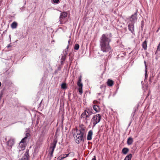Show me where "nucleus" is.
Wrapping results in <instances>:
<instances>
[{
  "label": "nucleus",
  "instance_id": "nucleus-1",
  "mask_svg": "<svg viewBox=\"0 0 160 160\" xmlns=\"http://www.w3.org/2000/svg\"><path fill=\"white\" fill-rule=\"evenodd\" d=\"M112 34L107 33L102 34L100 38L99 46L101 50L104 53H108L111 52V48L110 43L111 41Z\"/></svg>",
  "mask_w": 160,
  "mask_h": 160
},
{
  "label": "nucleus",
  "instance_id": "nucleus-2",
  "mask_svg": "<svg viewBox=\"0 0 160 160\" xmlns=\"http://www.w3.org/2000/svg\"><path fill=\"white\" fill-rule=\"evenodd\" d=\"M86 127L83 125L82 124L79 126V129L76 130L75 139L76 142L78 144L81 142H83L84 141V138L86 136L87 133Z\"/></svg>",
  "mask_w": 160,
  "mask_h": 160
},
{
  "label": "nucleus",
  "instance_id": "nucleus-3",
  "mask_svg": "<svg viewBox=\"0 0 160 160\" xmlns=\"http://www.w3.org/2000/svg\"><path fill=\"white\" fill-rule=\"evenodd\" d=\"M101 119V116L100 114H97L93 116L91 120V124L92 125V128H94L95 125L100 122Z\"/></svg>",
  "mask_w": 160,
  "mask_h": 160
},
{
  "label": "nucleus",
  "instance_id": "nucleus-4",
  "mask_svg": "<svg viewBox=\"0 0 160 160\" xmlns=\"http://www.w3.org/2000/svg\"><path fill=\"white\" fill-rule=\"evenodd\" d=\"M67 15L68 13L64 11L61 13L59 17L60 24H63L65 23Z\"/></svg>",
  "mask_w": 160,
  "mask_h": 160
},
{
  "label": "nucleus",
  "instance_id": "nucleus-5",
  "mask_svg": "<svg viewBox=\"0 0 160 160\" xmlns=\"http://www.w3.org/2000/svg\"><path fill=\"white\" fill-rule=\"evenodd\" d=\"M138 10H137L133 14H132L127 19L129 21L128 22L133 23H135L137 22L138 19Z\"/></svg>",
  "mask_w": 160,
  "mask_h": 160
},
{
  "label": "nucleus",
  "instance_id": "nucleus-6",
  "mask_svg": "<svg viewBox=\"0 0 160 160\" xmlns=\"http://www.w3.org/2000/svg\"><path fill=\"white\" fill-rule=\"evenodd\" d=\"M128 27L129 30L133 35H134V23H130L129 22H128Z\"/></svg>",
  "mask_w": 160,
  "mask_h": 160
},
{
  "label": "nucleus",
  "instance_id": "nucleus-7",
  "mask_svg": "<svg viewBox=\"0 0 160 160\" xmlns=\"http://www.w3.org/2000/svg\"><path fill=\"white\" fill-rule=\"evenodd\" d=\"M15 143L14 140L13 139H10L7 142V148L9 150H11L12 146Z\"/></svg>",
  "mask_w": 160,
  "mask_h": 160
},
{
  "label": "nucleus",
  "instance_id": "nucleus-8",
  "mask_svg": "<svg viewBox=\"0 0 160 160\" xmlns=\"http://www.w3.org/2000/svg\"><path fill=\"white\" fill-rule=\"evenodd\" d=\"M68 45L67 46L66 48L65 49V51L63 54L62 55V56L60 60L65 61L66 58V57L68 54Z\"/></svg>",
  "mask_w": 160,
  "mask_h": 160
},
{
  "label": "nucleus",
  "instance_id": "nucleus-9",
  "mask_svg": "<svg viewBox=\"0 0 160 160\" xmlns=\"http://www.w3.org/2000/svg\"><path fill=\"white\" fill-rule=\"evenodd\" d=\"M26 145L24 143H22L19 142V145L18 147V152L19 153L21 151H23L25 149Z\"/></svg>",
  "mask_w": 160,
  "mask_h": 160
},
{
  "label": "nucleus",
  "instance_id": "nucleus-10",
  "mask_svg": "<svg viewBox=\"0 0 160 160\" xmlns=\"http://www.w3.org/2000/svg\"><path fill=\"white\" fill-rule=\"evenodd\" d=\"M29 150L27 149L24 155L21 158L20 160H29Z\"/></svg>",
  "mask_w": 160,
  "mask_h": 160
},
{
  "label": "nucleus",
  "instance_id": "nucleus-11",
  "mask_svg": "<svg viewBox=\"0 0 160 160\" xmlns=\"http://www.w3.org/2000/svg\"><path fill=\"white\" fill-rule=\"evenodd\" d=\"M3 82L5 83L6 85H9L12 84V82L9 79V78H4L3 80Z\"/></svg>",
  "mask_w": 160,
  "mask_h": 160
},
{
  "label": "nucleus",
  "instance_id": "nucleus-12",
  "mask_svg": "<svg viewBox=\"0 0 160 160\" xmlns=\"http://www.w3.org/2000/svg\"><path fill=\"white\" fill-rule=\"evenodd\" d=\"M93 135V132L92 130L89 131L88 132L87 137V140H91L92 139V137Z\"/></svg>",
  "mask_w": 160,
  "mask_h": 160
},
{
  "label": "nucleus",
  "instance_id": "nucleus-13",
  "mask_svg": "<svg viewBox=\"0 0 160 160\" xmlns=\"http://www.w3.org/2000/svg\"><path fill=\"white\" fill-rule=\"evenodd\" d=\"M82 81V76H80L78 81L77 85L78 86V88H82L83 85L82 83L81 82Z\"/></svg>",
  "mask_w": 160,
  "mask_h": 160
},
{
  "label": "nucleus",
  "instance_id": "nucleus-14",
  "mask_svg": "<svg viewBox=\"0 0 160 160\" xmlns=\"http://www.w3.org/2000/svg\"><path fill=\"white\" fill-rule=\"evenodd\" d=\"M57 143V142L56 141L54 140L53 142L51 144L50 148L52 149V150L54 151Z\"/></svg>",
  "mask_w": 160,
  "mask_h": 160
},
{
  "label": "nucleus",
  "instance_id": "nucleus-15",
  "mask_svg": "<svg viewBox=\"0 0 160 160\" xmlns=\"http://www.w3.org/2000/svg\"><path fill=\"white\" fill-rule=\"evenodd\" d=\"M93 108L96 112H99L100 111V108L97 105H94L93 106Z\"/></svg>",
  "mask_w": 160,
  "mask_h": 160
},
{
  "label": "nucleus",
  "instance_id": "nucleus-16",
  "mask_svg": "<svg viewBox=\"0 0 160 160\" xmlns=\"http://www.w3.org/2000/svg\"><path fill=\"white\" fill-rule=\"evenodd\" d=\"M133 142V139L131 137H129L127 139V144L128 145H131Z\"/></svg>",
  "mask_w": 160,
  "mask_h": 160
},
{
  "label": "nucleus",
  "instance_id": "nucleus-17",
  "mask_svg": "<svg viewBox=\"0 0 160 160\" xmlns=\"http://www.w3.org/2000/svg\"><path fill=\"white\" fill-rule=\"evenodd\" d=\"M18 26V23L16 22H13L11 25V27L12 29L16 28Z\"/></svg>",
  "mask_w": 160,
  "mask_h": 160
},
{
  "label": "nucleus",
  "instance_id": "nucleus-18",
  "mask_svg": "<svg viewBox=\"0 0 160 160\" xmlns=\"http://www.w3.org/2000/svg\"><path fill=\"white\" fill-rule=\"evenodd\" d=\"M128 151L129 149L126 148H123L122 150V153L125 155L127 154Z\"/></svg>",
  "mask_w": 160,
  "mask_h": 160
},
{
  "label": "nucleus",
  "instance_id": "nucleus-19",
  "mask_svg": "<svg viewBox=\"0 0 160 160\" xmlns=\"http://www.w3.org/2000/svg\"><path fill=\"white\" fill-rule=\"evenodd\" d=\"M147 41L145 40L144 41V42L142 43V47L143 48L144 50H146L147 48Z\"/></svg>",
  "mask_w": 160,
  "mask_h": 160
},
{
  "label": "nucleus",
  "instance_id": "nucleus-20",
  "mask_svg": "<svg viewBox=\"0 0 160 160\" xmlns=\"http://www.w3.org/2000/svg\"><path fill=\"white\" fill-rule=\"evenodd\" d=\"M107 84L109 86H112L113 84V82L112 80L108 79L107 81Z\"/></svg>",
  "mask_w": 160,
  "mask_h": 160
},
{
  "label": "nucleus",
  "instance_id": "nucleus-21",
  "mask_svg": "<svg viewBox=\"0 0 160 160\" xmlns=\"http://www.w3.org/2000/svg\"><path fill=\"white\" fill-rule=\"evenodd\" d=\"M132 157V154H129L125 157L124 160H131Z\"/></svg>",
  "mask_w": 160,
  "mask_h": 160
},
{
  "label": "nucleus",
  "instance_id": "nucleus-22",
  "mask_svg": "<svg viewBox=\"0 0 160 160\" xmlns=\"http://www.w3.org/2000/svg\"><path fill=\"white\" fill-rule=\"evenodd\" d=\"M86 110H85L84 112L81 114V119H82L83 120H84V117H85L86 114Z\"/></svg>",
  "mask_w": 160,
  "mask_h": 160
},
{
  "label": "nucleus",
  "instance_id": "nucleus-23",
  "mask_svg": "<svg viewBox=\"0 0 160 160\" xmlns=\"http://www.w3.org/2000/svg\"><path fill=\"white\" fill-rule=\"evenodd\" d=\"M61 88L62 89H65L67 88L66 84L65 83H62L61 85Z\"/></svg>",
  "mask_w": 160,
  "mask_h": 160
},
{
  "label": "nucleus",
  "instance_id": "nucleus-24",
  "mask_svg": "<svg viewBox=\"0 0 160 160\" xmlns=\"http://www.w3.org/2000/svg\"><path fill=\"white\" fill-rule=\"evenodd\" d=\"M79 48V46L78 44H76L74 46V49L76 50H78Z\"/></svg>",
  "mask_w": 160,
  "mask_h": 160
},
{
  "label": "nucleus",
  "instance_id": "nucleus-25",
  "mask_svg": "<svg viewBox=\"0 0 160 160\" xmlns=\"http://www.w3.org/2000/svg\"><path fill=\"white\" fill-rule=\"evenodd\" d=\"M78 91L80 95H81L82 93V88H78Z\"/></svg>",
  "mask_w": 160,
  "mask_h": 160
},
{
  "label": "nucleus",
  "instance_id": "nucleus-26",
  "mask_svg": "<svg viewBox=\"0 0 160 160\" xmlns=\"http://www.w3.org/2000/svg\"><path fill=\"white\" fill-rule=\"evenodd\" d=\"M86 112L88 115H89L90 116L91 115L92 113L89 109L86 110Z\"/></svg>",
  "mask_w": 160,
  "mask_h": 160
},
{
  "label": "nucleus",
  "instance_id": "nucleus-27",
  "mask_svg": "<svg viewBox=\"0 0 160 160\" xmlns=\"http://www.w3.org/2000/svg\"><path fill=\"white\" fill-rule=\"evenodd\" d=\"M90 116L86 113V115L84 117V120H86L87 121L89 120V118Z\"/></svg>",
  "mask_w": 160,
  "mask_h": 160
},
{
  "label": "nucleus",
  "instance_id": "nucleus-28",
  "mask_svg": "<svg viewBox=\"0 0 160 160\" xmlns=\"http://www.w3.org/2000/svg\"><path fill=\"white\" fill-rule=\"evenodd\" d=\"M26 139H25V138H22L20 142L22 143H24L26 145V142L25 141V140Z\"/></svg>",
  "mask_w": 160,
  "mask_h": 160
},
{
  "label": "nucleus",
  "instance_id": "nucleus-29",
  "mask_svg": "<svg viewBox=\"0 0 160 160\" xmlns=\"http://www.w3.org/2000/svg\"><path fill=\"white\" fill-rule=\"evenodd\" d=\"M100 88L101 89H102L104 90L106 88V86L105 85H101Z\"/></svg>",
  "mask_w": 160,
  "mask_h": 160
},
{
  "label": "nucleus",
  "instance_id": "nucleus-30",
  "mask_svg": "<svg viewBox=\"0 0 160 160\" xmlns=\"http://www.w3.org/2000/svg\"><path fill=\"white\" fill-rule=\"evenodd\" d=\"M59 0H53V2L56 4H58L59 2Z\"/></svg>",
  "mask_w": 160,
  "mask_h": 160
},
{
  "label": "nucleus",
  "instance_id": "nucleus-31",
  "mask_svg": "<svg viewBox=\"0 0 160 160\" xmlns=\"http://www.w3.org/2000/svg\"><path fill=\"white\" fill-rule=\"evenodd\" d=\"M145 79H147L148 78V75L147 74V70H145Z\"/></svg>",
  "mask_w": 160,
  "mask_h": 160
},
{
  "label": "nucleus",
  "instance_id": "nucleus-32",
  "mask_svg": "<svg viewBox=\"0 0 160 160\" xmlns=\"http://www.w3.org/2000/svg\"><path fill=\"white\" fill-rule=\"evenodd\" d=\"M30 134L28 133H26L25 135V136L24 138H25V139H27V138L30 136Z\"/></svg>",
  "mask_w": 160,
  "mask_h": 160
},
{
  "label": "nucleus",
  "instance_id": "nucleus-33",
  "mask_svg": "<svg viewBox=\"0 0 160 160\" xmlns=\"http://www.w3.org/2000/svg\"><path fill=\"white\" fill-rule=\"evenodd\" d=\"M62 68V66L59 65L58 68V70L60 71L61 70V68Z\"/></svg>",
  "mask_w": 160,
  "mask_h": 160
},
{
  "label": "nucleus",
  "instance_id": "nucleus-34",
  "mask_svg": "<svg viewBox=\"0 0 160 160\" xmlns=\"http://www.w3.org/2000/svg\"><path fill=\"white\" fill-rule=\"evenodd\" d=\"M53 152H54V150H52L51 152L49 153V154H50V156L51 157H52V155H53Z\"/></svg>",
  "mask_w": 160,
  "mask_h": 160
},
{
  "label": "nucleus",
  "instance_id": "nucleus-35",
  "mask_svg": "<svg viewBox=\"0 0 160 160\" xmlns=\"http://www.w3.org/2000/svg\"><path fill=\"white\" fill-rule=\"evenodd\" d=\"M64 61L60 60L61 64L60 65H61V66H62L64 64Z\"/></svg>",
  "mask_w": 160,
  "mask_h": 160
},
{
  "label": "nucleus",
  "instance_id": "nucleus-36",
  "mask_svg": "<svg viewBox=\"0 0 160 160\" xmlns=\"http://www.w3.org/2000/svg\"><path fill=\"white\" fill-rule=\"evenodd\" d=\"M138 108V107H137V108H134V112H133V116H134V114L135 113V112H136V110H137V109Z\"/></svg>",
  "mask_w": 160,
  "mask_h": 160
},
{
  "label": "nucleus",
  "instance_id": "nucleus-37",
  "mask_svg": "<svg viewBox=\"0 0 160 160\" xmlns=\"http://www.w3.org/2000/svg\"><path fill=\"white\" fill-rule=\"evenodd\" d=\"M58 160H61L62 159H63V158H62V157H61V156H60V157H59L58 158Z\"/></svg>",
  "mask_w": 160,
  "mask_h": 160
},
{
  "label": "nucleus",
  "instance_id": "nucleus-38",
  "mask_svg": "<svg viewBox=\"0 0 160 160\" xmlns=\"http://www.w3.org/2000/svg\"><path fill=\"white\" fill-rule=\"evenodd\" d=\"M160 47V42L158 47L157 50H160V49L159 48Z\"/></svg>",
  "mask_w": 160,
  "mask_h": 160
},
{
  "label": "nucleus",
  "instance_id": "nucleus-39",
  "mask_svg": "<svg viewBox=\"0 0 160 160\" xmlns=\"http://www.w3.org/2000/svg\"><path fill=\"white\" fill-rule=\"evenodd\" d=\"M61 156V157H62V158L63 159V158H66V157H65L64 156H65V154H63Z\"/></svg>",
  "mask_w": 160,
  "mask_h": 160
},
{
  "label": "nucleus",
  "instance_id": "nucleus-40",
  "mask_svg": "<svg viewBox=\"0 0 160 160\" xmlns=\"http://www.w3.org/2000/svg\"><path fill=\"white\" fill-rule=\"evenodd\" d=\"M12 46V45H11V43L9 44L7 46V47L8 48H9V47H11Z\"/></svg>",
  "mask_w": 160,
  "mask_h": 160
},
{
  "label": "nucleus",
  "instance_id": "nucleus-41",
  "mask_svg": "<svg viewBox=\"0 0 160 160\" xmlns=\"http://www.w3.org/2000/svg\"><path fill=\"white\" fill-rule=\"evenodd\" d=\"M144 63L145 64V70H147V66H146V62L145 61H144Z\"/></svg>",
  "mask_w": 160,
  "mask_h": 160
},
{
  "label": "nucleus",
  "instance_id": "nucleus-42",
  "mask_svg": "<svg viewBox=\"0 0 160 160\" xmlns=\"http://www.w3.org/2000/svg\"><path fill=\"white\" fill-rule=\"evenodd\" d=\"M69 155V153L68 154H65V156H64V157H67Z\"/></svg>",
  "mask_w": 160,
  "mask_h": 160
},
{
  "label": "nucleus",
  "instance_id": "nucleus-43",
  "mask_svg": "<svg viewBox=\"0 0 160 160\" xmlns=\"http://www.w3.org/2000/svg\"><path fill=\"white\" fill-rule=\"evenodd\" d=\"M92 160H96L95 156H94V158L92 159Z\"/></svg>",
  "mask_w": 160,
  "mask_h": 160
},
{
  "label": "nucleus",
  "instance_id": "nucleus-44",
  "mask_svg": "<svg viewBox=\"0 0 160 160\" xmlns=\"http://www.w3.org/2000/svg\"><path fill=\"white\" fill-rule=\"evenodd\" d=\"M58 70H55V71L54 72L56 74H57L58 73Z\"/></svg>",
  "mask_w": 160,
  "mask_h": 160
},
{
  "label": "nucleus",
  "instance_id": "nucleus-45",
  "mask_svg": "<svg viewBox=\"0 0 160 160\" xmlns=\"http://www.w3.org/2000/svg\"><path fill=\"white\" fill-rule=\"evenodd\" d=\"M68 45L67 46H68H68L69 45L70 42V39L69 40H68Z\"/></svg>",
  "mask_w": 160,
  "mask_h": 160
},
{
  "label": "nucleus",
  "instance_id": "nucleus-46",
  "mask_svg": "<svg viewBox=\"0 0 160 160\" xmlns=\"http://www.w3.org/2000/svg\"><path fill=\"white\" fill-rule=\"evenodd\" d=\"M6 32H7L6 30H5V31H4L3 32V34H5V33H6Z\"/></svg>",
  "mask_w": 160,
  "mask_h": 160
},
{
  "label": "nucleus",
  "instance_id": "nucleus-47",
  "mask_svg": "<svg viewBox=\"0 0 160 160\" xmlns=\"http://www.w3.org/2000/svg\"><path fill=\"white\" fill-rule=\"evenodd\" d=\"M150 78H149V82H150V83H151V82H151V79H150Z\"/></svg>",
  "mask_w": 160,
  "mask_h": 160
},
{
  "label": "nucleus",
  "instance_id": "nucleus-48",
  "mask_svg": "<svg viewBox=\"0 0 160 160\" xmlns=\"http://www.w3.org/2000/svg\"><path fill=\"white\" fill-rule=\"evenodd\" d=\"M9 38H10V41H11V35H9Z\"/></svg>",
  "mask_w": 160,
  "mask_h": 160
},
{
  "label": "nucleus",
  "instance_id": "nucleus-49",
  "mask_svg": "<svg viewBox=\"0 0 160 160\" xmlns=\"http://www.w3.org/2000/svg\"><path fill=\"white\" fill-rule=\"evenodd\" d=\"M98 95H100V94H101V93H98Z\"/></svg>",
  "mask_w": 160,
  "mask_h": 160
},
{
  "label": "nucleus",
  "instance_id": "nucleus-50",
  "mask_svg": "<svg viewBox=\"0 0 160 160\" xmlns=\"http://www.w3.org/2000/svg\"><path fill=\"white\" fill-rule=\"evenodd\" d=\"M69 59H70V58H69ZM70 64H71V62H72V60H71L70 59Z\"/></svg>",
  "mask_w": 160,
  "mask_h": 160
},
{
  "label": "nucleus",
  "instance_id": "nucleus-51",
  "mask_svg": "<svg viewBox=\"0 0 160 160\" xmlns=\"http://www.w3.org/2000/svg\"><path fill=\"white\" fill-rule=\"evenodd\" d=\"M1 82H0V87L1 86Z\"/></svg>",
  "mask_w": 160,
  "mask_h": 160
},
{
  "label": "nucleus",
  "instance_id": "nucleus-52",
  "mask_svg": "<svg viewBox=\"0 0 160 160\" xmlns=\"http://www.w3.org/2000/svg\"><path fill=\"white\" fill-rule=\"evenodd\" d=\"M42 101L40 103V104H41V103H42Z\"/></svg>",
  "mask_w": 160,
  "mask_h": 160
}]
</instances>
